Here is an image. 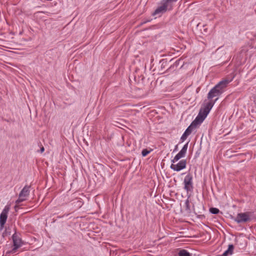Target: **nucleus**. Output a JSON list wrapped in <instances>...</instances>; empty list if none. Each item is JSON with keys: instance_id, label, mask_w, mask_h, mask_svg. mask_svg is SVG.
Returning <instances> with one entry per match:
<instances>
[{"instance_id": "11", "label": "nucleus", "mask_w": 256, "mask_h": 256, "mask_svg": "<svg viewBox=\"0 0 256 256\" xmlns=\"http://www.w3.org/2000/svg\"><path fill=\"white\" fill-rule=\"evenodd\" d=\"M234 246L230 244L228 245V248L222 254L217 256H231L234 252Z\"/></svg>"}, {"instance_id": "10", "label": "nucleus", "mask_w": 256, "mask_h": 256, "mask_svg": "<svg viewBox=\"0 0 256 256\" xmlns=\"http://www.w3.org/2000/svg\"><path fill=\"white\" fill-rule=\"evenodd\" d=\"M13 246H16L20 247L22 246V240L18 235L14 233L12 236Z\"/></svg>"}, {"instance_id": "9", "label": "nucleus", "mask_w": 256, "mask_h": 256, "mask_svg": "<svg viewBox=\"0 0 256 256\" xmlns=\"http://www.w3.org/2000/svg\"><path fill=\"white\" fill-rule=\"evenodd\" d=\"M30 186L26 185L24 187V188L20 192L19 194L20 197H24L26 199L30 195Z\"/></svg>"}, {"instance_id": "7", "label": "nucleus", "mask_w": 256, "mask_h": 256, "mask_svg": "<svg viewBox=\"0 0 256 256\" xmlns=\"http://www.w3.org/2000/svg\"><path fill=\"white\" fill-rule=\"evenodd\" d=\"M184 189L188 192L193 190L192 176L190 174H188L184 180Z\"/></svg>"}, {"instance_id": "13", "label": "nucleus", "mask_w": 256, "mask_h": 256, "mask_svg": "<svg viewBox=\"0 0 256 256\" xmlns=\"http://www.w3.org/2000/svg\"><path fill=\"white\" fill-rule=\"evenodd\" d=\"M26 200V199L24 197H20L18 196V198L16 201V205L14 206L15 209L18 207V205L19 204L20 202Z\"/></svg>"}, {"instance_id": "1", "label": "nucleus", "mask_w": 256, "mask_h": 256, "mask_svg": "<svg viewBox=\"0 0 256 256\" xmlns=\"http://www.w3.org/2000/svg\"><path fill=\"white\" fill-rule=\"evenodd\" d=\"M188 142L186 144L180 152L174 157V159L171 160L172 164L170 166V168L172 170L179 172L186 168V160H180L177 164H174V163L178 161L180 158L185 156L188 148Z\"/></svg>"}, {"instance_id": "14", "label": "nucleus", "mask_w": 256, "mask_h": 256, "mask_svg": "<svg viewBox=\"0 0 256 256\" xmlns=\"http://www.w3.org/2000/svg\"><path fill=\"white\" fill-rule=\"evenodd\" d=\"M20 248V246H14V247L12 248V249L9 251H8L6 252V254H14L15 253L17 250Z\"/></svg>"}, {"instance_id": "21", "label": "nucleus", "mask_w": 256, "mask_h": 256, "mask_svg": "<svg viewBox=\"0 0 256 256\" xmlns=\"http://www.w3.org/2000/svg\"><path fill=\"white\" fill-rule=\"evenodd\" d=\"M177 146L175 148V150L176 149Z\"/></svg>"}, {"instance_id": "2", "label": "nucleus", "mask_w": 256, "mask_h": 256, "mask_svg": "<svg viewBox=\"0 0 256 256\" xmlns=\"http://www.w3.org/2000/svg\"><path fill=\"white\" fill-rule=\"evenodd\" d=\"M232 79L233 78L230 79L225 78L220 81L210 90L207 96L208 99L211 101L212 98L220 96L224 92L225 88Z\"/></svg>"}, {"instance_id": "4", "label": "nucleus", "mask_w": 256, "mask_h": 256, "mask_svg": "<svg viewBox=\"0 0 256 256\" xmlns=\"http://www.w3.org/2000/svg\"><path fill=\"white\" fill-rule=\"evenodd\" d=\"M178 0H162L160 2V6L154 10L152 14L156 16L161 15L166 12L168 10H170L172 8L173 4Z\"/></svg>"}, {"instance_id": "5", "label": "nucleus", "mask_w": 256, "mask_h": 256, "mask_svg": "<svg viewBox=\"0 0 256 256\" xmlns=\"http://www.w3.org/2000/svg\"><path fill=\"white\" fill-rule=\"evenodd\" d=\"M252 216V212H250L239 213L237 214L234 220L238 224L250 222L251 220Z\"/></svg>"}, {"instance_id": "18", "label": "nucleus", "mask_w": 256, "mask_h": 256, "mask_svg": "<svg viewBox=\"0 0 256 256\" xmlns=\"http://www.w3.org/2000/svg\"><path fill=\"white\" fill-rule=\"evenodd\" d=\"M185 205L186 209H190V202L188 200H186Z\"/></svg>"}, {"instance_id": "16", "label": "nucleus", "mask_w": 256, "mask_h": 256, "mask_svg": "<svg viewBox=\"0 0 256 256\" xmlns=\"http://www.w3.org/2000/svg\"><path fill=\"white\" fill-rule=\"evenodd\" d=\"M210 212L212 214H218L220 212V210L216 208H210Z\"/></svg>"}, {"instance_id": "6", "label": "nucleus", "mask_w": 256, "mask_h": 256, "mask_svg": "<svg viewBox=\"0 0 256 256\" xmlns=\"http://www.w3.org/2000/svg\"><path fill=\"white\" fill-rule=\"evenodd\" d=\"M198 126L199 125L197 124L196 122H195L194 120H193L182 136L180 139L181 142H184L187 138L188 136H189L192 134V131Z\"/></svg>"}, {"instance_id": "3", "label": "nucleus", "mask_w": 256, "mask_h": 256, "mask_svg": "<svg viewBox=\"0 0 256 256\" xmlns=\"http://www.w3.org/2000/svg\"><path fill=\"white\" fill-rule=\"evenodd\" d=\"M218 100V98L214 100L208 102L204 104V108H200L198 115L194 120L195 122L199 126L201 124Z\"/></svg>"}, {"instance_id": "15", "label": "nucleus", "mask_w": 256, "mask_h": 256, "mask_svg": "<svg viewBox=\"0 0 256 256\" xmlns=\"http://www.w3.org/2000/svg\"><path fill=\"white\" fill-rule=\"evenodd\" d=\"M152 151V149H150V150H148V149H144L142 152V154L143 156H146L148 154H149Z\"/></svg>"}, {"instance_id": "17", "label": "nucleus", "mask_w": 256, "mask_h": 256, "mask_svg": "<svg viewBox=\"0 0 256 256\" xmlns=\"http://www.w3.org/2000/svg\"><path fill=\"white\" fill-rule=\"evenodd\" d=\"M179 62L178 60H176L172 65L170 68V70H176L178 66Z\"/></svg>"}, {"instance_id": "20", "label": "nucleus", "mask_w": 256, "mask_h": 256, "mask_svg": "<svg viewBox=\"0 0 256 256\" xmlns=\"http://www.w3.org/2000/svg\"><path fill=\"white\" fill-rule=\"evenodd\" d=\"M44 146H42L40 148V153H42V152H44Z\"/></svg>"}, {"instance_id": "8", "label": "nucleus", "mask_w": 256, "mask_h": 256, "mask_svg": "<svg viewBox=\"0 0 256 256\" xmlns=\"http://www.w3.org/2000/svg\"><path fill=\"white\" fill-rule=\"evenodd\" d=\"M10 210L8 206H6L0 215V225L2 227L6 224L8 218V214Z\"/></svg>"}, {"instance_id": "19", "label": "nucleus", "mask_w": 256, "mask_h": 256, "mask_svg": "<svg viewBox=\"0 0 256 256\" xmlns=\"http://www.w3.org/2000/svg\"><path fill=\"white\" fill-rule=\"evenodd\" d=\"M253 100L254 104L256 105V94L253 96Z\"/></svg>"}, {"instance_id": "12", "label": "nucleus", "mask_w": 256, "mask_h": 256, "mask_svg": "<svg viewBox=\"0 0 256 256\" xmlns=\"http://www.w3.org/2000/svg\"><path fill=\"white\" fill-rule=\"evenodd\" d=\"M178 256H192V254L186 250H182L178 252Z\"/></svg>"}]
</instances>
